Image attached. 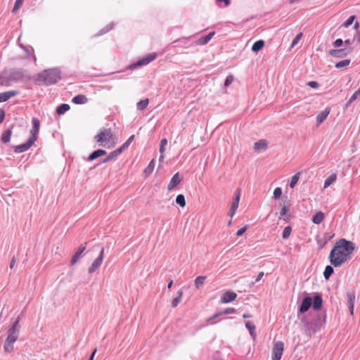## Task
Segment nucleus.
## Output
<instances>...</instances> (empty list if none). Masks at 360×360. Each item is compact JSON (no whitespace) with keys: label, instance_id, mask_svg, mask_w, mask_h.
<instances>
[{"label":"nucleus","instance_id":"obj_1","mask_svg":"<svg viewBox=\"0 0 360 360\" xmlns=\"http://www.w3.org/2000/svg\"><path fill=\"white\" fill-rule=\"evenodd\" d=\"M354 250L355 245L353 242L345 238L338 240L333 245L329 255L330 264L335 267L342 266L351 258Z\"/></svg>","mask_w":360,"mask_h":360},{"label":"nucleus","instance_id":"obj_2","mask_svg":"<svg viewBox=\"0 0 360 360\" xmlns=\"http://www.w3.org/2000/svg\"><path fill=\"white\" fill-rule=\"evenodd\" d=\"M19 322L20 316H18L8 330V336L4 346V349L6 353H11L14 350L13 344L18 340L20 333V326Z\"/></svg>","mask_w":360,"mask_h":360},{"label":"nucleus","instance_id":"obj_3","mask_svg":"<svg viewBox=\"0 0 360 360\" xmlns=\"http://www.w3.org/2000/svg\"><path fill=\"white\" fill-rule=\"evenodd\" d=\"M60 78V71L58 68H51L38 74L36 81L39 84H51L58 82Z\"/></svg>","mask_w":360,"mask_h":360},{"label":"nucleus","instance_id":"obj_4","mask_svg":"<svg viewBox=\"0 0 360 360\" xmlns=\"http://www.w3.org/2000/svg\"><path fill=\"white\" fill-rule=\"evenodd\" d=\"M112 133L110 129H103L97 135L94 136L95 141L101 146L112 148L115 146L112 141Z\"/></svg>","mask_w":360,"mask_h":360},{"label":"nucleus","instance_id":"obj_5","mask_svg":"<svg viewBox=\"0 0 360 360\" xmlns=\"http://www.w3.org/2000/svg\"><path fill=\"white\" fill-rule=\"evenodd\" d=\"M284 351V344L281 341H277L274 342L271 359L272 360H281Z\"/></svg>","mask_w":360,"mask_h":360},{"label":"nucleus","instance_id":"obj_6","mask_svg":"<svg viewBox=\"0 0 360 360\" xmlns=\"http://www.w3.org/2000/svg\"><path fill=\"white\" fill-rule=\"evenodd\" d=\"M104 258V248H101L98 257L94 260L92 264L89 266L88 272L92 274L95 272L102 264Z\"/></svg>","mask_w":360,"mask_h":360},{"label":"nucleus","instance_id":"obj_7","mask_svg":"<svg viewBox=\"0 0 360 360\" xmlns=\"http://www.w3.org/2000/svg\"><path fill=\"white\" fill-rule=\"evenodd\" d=\"M39 120L36 117L32 118V128L30 130L31 136L30 138H34V142H35L37 139V134L39 130Z\"/></svg>","mask_w":360,"mask_h":360},{"label":"nucleus","instance_id":"obj_8","mask_svg":"<svg viewBox=\"0 0 360 360\" xmlns=\"http://www.w3.org/2000/svg\"><path fill=\"white\" fill-rule=\"evenodd\" d=\"M237 297V294L231 290L226 291L221 297V303H229L234 301Z\"/></svg>","mask_w":360,"mask_h":360},{"label":"nucleus","instance_id":"obj_9","mask_svg":"<svg viewBox=\"0 0 360 360\" xmlns=\"http://www.w3.org/2000/svg\"><path fill=\"white\" fill-rule=\"evenodd\" d=\"M181 182V179L179 176V173L177 172L173 175L172 177L168 186L167 189L169 191L174 190L180 183Z\"/></svg>","mask_w":360,"mask_h":360},{"label":"nucleus","instance_id":"obj_10","mask_svg":"<svg viewBox=\"0 0 360 360\" xmlns=\"http://www.w3.org/2000/svg\"><path fill=\"white\" fill-rule=\"evenodd\" d=\"M33 139L34 138H29L26 143L17 146L15 148V152L20 153L27 150L34 144Z\"/></svg>","mask_w":360,"mask_h":360},{"label":"nucleus","instance_id":"obj_11","mask_svg":"<svg viewBox=\"0 0 360 360\" xmlns=\"http://www.w3.org/2000/svg\"><path fill=\"white\" fill-rule=\"evenodd\" d=\"M312 304V298L310 297H306L302 300L301 305L299 308V311L302 314L307 311Z\"/></svg>","mask_w":360,"mask_h":360},{"label":"nucleus","instance_id":"obj_12","mask_svg":"<svg viewBox=\"0 0 360 360\" xmlns=\"http://www.w3.org/2000/svg\"><path fill=\"white\" fill-rule=\"evenodd\" d=\"M86 245H87V243H85L83 245H81L77 252H75V254L73 255V257H72V259L70 261V264L71 265H74L76 264V262H77V260L79 259V258L80 257L81 255L84 252V250H86Z\"/></svg>","mask_w":360,"mask_h":360},{"label":"nucleus","instance_id":"obj_13","mask_svg":"<svg viewBox=\"0 0 360 360\" xmlns=\"http://www.w3.org/2000/svg\"><path fill=\"white\" fill-rule=\"evenodd\" d=\"M156 57H157V53H150V54L148 55L147 56H146L145 58H142L141 60H139L136 63V65L141 66V65H148L151 61L154 60L156 58Z\"/></svg>","mask_w":360,"mask_h":360},{"label":"nucleus","instance_id":"obj_14","mask_svg":"<svg viewBox=\"0 0 360 360\" xmlns=\"http://www.w3.org/2000/svg\"><path fill=\"white\" fill-rule=\"evenodd\" d=\"M330 112V108L328 107L316 116V120L318 126L320 125L325 120H326Z\"/></svg>","mask_w":360,"mask_h":360},{"label":"nucleus","instance_id":"obj_15","mask_svg":"<svg viewBox=\"0 0 360 360\" xmlns=\"http://www.w3.org/2000/svg\"><path fill=\"white\" fill-rule=\"evenodd\" d=\"M123 152V150H122V148L120 147L119 148L115 150L114 151L111 152L106 158H105L103 160V162L105 163V162H108L112 160H114L115 159L118 155H120Z\"/></svg>","mask_w":360,"mask_h":360},{"label":"nucleus","instance_id":"obj_16","mask_svg":"<svg viewBox=\"0 0 360 360\" xmlns=\"http://www.w3.org/2000/svg\"><path fill=\"white\" fill-rule=\"evenodd\" d=\"M323 303V300L321 296L319 294H316L314 296L313 302H312V307L314 309L317 310L321 309Z\"/></svg>","mask_w":360,"mask_h":360},{"label":"nucleus","instance_id":"obj_17","mask_svg":"<svg viewBox=\"0 0 360 360\" xmlns=\"http://www.w3.org/2000/svg\"><path fill=\"white\" fill-rule=\"evenodd\" d=\"M267 148V142L265 140H259V141L256 142L254 145V149L259 152L261 150H264Z\"/></svg>","mask_w":360,"mask_h":360},{"label":"nucleus","instance_id":"obj_18","mask_svg":"<svg viewBox=\"0 0 360 360\" xmlns=\"http://www.w3.org/2000/svg\"><path fill=\"white\" fill-rule=\"evenodd\" d=\"M215 32H210L209 34L205 37H202L197 41L196 44L198 45H205L209 42V41L212 38V37L214 35Z\"/></svg>","mask_w":360,"mask_h":360},{"label":"nucleus","instance_id":"obj_19","mask_svg":"<svg viewBox=\"0 0 360 360\" xmlns=\"http://www.w3.org/2000/svg\"><path fill=\"white\" fill-rule=\"evenodd\" d=\"M324 217H325V214L323 212H321V211L317 212L313 216L312 221H313V223H314L316 224H319L323 221V220L324 219Z\"/></svg>","mask_w":360,"mask_h":360},{"label":"nucleus","instance_id":"obj_20","mask_svg":"<svg viewBox=\"0 0 360 360\" xmlns=\"http://www.w3.org/2000/svg\"><path fill=\"white\" fill-rule=\"evenodd\" d=\"M16 94L15 91H9L0 94V102H5Z\"/></svg>","mask_w":360,"mask_h":360},{"label":"nucleus","instance_id":"obj_21","mask_svg":"<svg viewBox=\"0 0 360 360\" xmlns=\"http://www.w3.org/2000/svg\"><path fill=\"white\" fill-rule=\"evenodd\" d=\"M347 296L349 301V307L350 309L351 314H353L354 305L356 299L355 294L354 292H349Z\"/></svg>","mask_w":360,"mask_h":360},{"label":"nucleus","instance_id":"obj_22","mask_svg":"<svg viewBox=\"0 0 360 360\" xmlns=\"http://www.w3.org/2000/svg\"><path fill=\"white\" fill-rule=\"evenodd\" d=\"M88 101L85 95L79 94L72 98V102L75 104H84Z\"/></svg>","mask_w":360,"mask_h":360},{"label":"nucleus","instance_id":"obj_23","mask_svg":"<svg viewBox=\"0 0 360 360\" xmlns=\"http://www.w3.org/2000/svg\"><path fill=\"white\" fill-rule=\"evenodd\" d=\"M329 54L335 58H342L347 55L343 49H333L329 51Z\"/></svg>","mask_w":360,"mask_h":360},{"label":"nucleus","instance_id":"obj_24","mask_svg":"<svg viewBox=\"0 0 360 360\" xmlns=\"http://www.w3.org/2000/svg\"><path fill=\"white\" fill-rule=\"evenodd\" d=\"M106 154V152L105 150H101V149H98L97 150H95L94 152H93L88 158V160L91 161L97 158H99V157H101L104 155Z\"/></svg>","mask_w":360,"mask_h":360},{"label":"nucleus","instance_id":"obj_25","mask_svg":"<svg viewBox=\"0 0 360 360\" xmlns=\"http://www.w3.org/2000/svg\"><path fill=\"white\" fill-rule=\"evenodd\" d=\"M155 167V160L153 159L148 164V167L144 169L143 174L146 176H148L152 174Z\"/></svg>","mask_w":360,"mask_h":360},{"label":"nucleus","instance_id":"obj_26","mask_svg":"<svg viewBox=\"0 0 360 360\" xmlns=\"http://www.w3.org/2000/svg\"><path fill=\"white\" fill-rule=\"evenodd\" d=\"M206 278L205 276H199L195 278L194 284L197 289H199L205 283Z\"/></svg>","mask_w":360,"mask_h":360},{"label":"nucleus","instance_id":"obj_27","mask_svg":"<svg viewBox=\"0 0 360 360\" xmlns=\"http://www.w3.org/2000/svg\"><path fill=\"white\" fill-rule=\"evenodd\" d=\"M264 46V41L262 39L255 42L252 46V51L253 52H257L260 51Z\"/></svg>","mask_w":360,"mask_h":360},{"label":"nucleus","instance_id":"obj_28","mask_svg":"<svg viewBox=\"0 0 360 360\" xmlns=\"http://www.w3.org/2000/svg\"><path fill=\"white\" fill-rule=\"evenodd\" d=\"M360 98V86L358 90H356L352 96L350 97L349 101L346 103V107H348L351 105L352 103H353L354 101Z\"/></svg>","mask_w":360,"mask_h":360},{"label":"nucleus","instance_id":"obj_29","mask_svg":"<svg viewBox=\"0 0 360 360\" xmlns=\"http://www.w3.org/2000/svg\"><path fill=\"white\" fill-rule=\"evenodd\" d=\"M337 179L336 174H333L330 176H328L324 181V188H326L329 186H330L333 182H335Z\"/></svg>","mask_w":360,"mask_h":360},{"label":"nucleus","instance_id":"obj_30","mask_svg":"<svg viewBox=\"0 0 360 360\" xmlns=\"http://www.w3.org/2000/svg\"><path fill=\"white\" fill-rule=\"evenodd\" d=\"M246 328L249 330L250 333L253 339L255 338L256 332H255V326L250 321H247L245 323Z\"/></svg>","mask_w":360,"mask_h":360},{"label":"nucleus","instance_id":"obj_31","mask_svg":"<svg viewBox=\"0 0 360 360\" xmlns=\"http://www.w3.org/2000/svg\"><path fill=\"white\" fill-rule=\"evenodd\" d=\"M177 294H178L177 297H176L172 302V307L174 308L176 307L181 301V299L183 297V291L179 290L177 292Z\"/></svg>","mask_w":360,"mask_h":360},{"label":"nucleus","instance_id":"obj_32","mask_svg":"<svg viewBox=\"0 0 360 360\" xmlns=\"http://www.w3.org/2000/svg\"><path fill=\"white\" fill-rule=\"evenodd\" d=\"M235 312H236V309L234 308H227L224 311L214 314V316L208 319V321H210L212 319H214L216 317H218L219 316L222 315V314H234Z\"/></svg>","mask_w":360,"mask_h":360},{"label":"nucleus","instance_id":"obj_33","mask_svg":"<svg viewBox=\"0 0 360 360\" xmlns=\"http://www.w3.org/2000/svg\"><path fill=\"white\" fill-rule=\"evenodd\" d=\"M69 110L70 105L68 104L63 103L57 108L56 112L58 115H63Z\"/></svg>","mask_w":360,"mask_h":360},{"label":"nucleus","instance_id":"obj_34","mask_svg":"<svg viewBox=\"0 0 360 360\" xmlns=\"http://www.w3.org/2000/svg\"><path fill=\"white\" fill-rule=\"evenodd\" d=\"M11 134H12L11 129H8V130L6 131L2 134L1 141L4 142V143H8L10 141V140H11Z\"/></svg>","mask_w":360,"mask_h":360},{"label":"nucleus","instance_id":"obj_35","mask_svg":"<svg viewBox=\"0 0 360 360\" xmlns=\"http://www.w3.org/2000/svg\"><path fill=\"white\" fill-rule=\"evenodd\" d=\"M148 103H149L148 98L141 100L137 103V109H139L140 110H143L147 108V106L148 105Z\"/></svg>","mask_w":360,"mask_h":360},{"label":"nucleus","instance_id":"obj_36","mask_svg":"<svg viewBox=\"0 0 360 360\" xmlns=\"http://www.w3.org/2000/svg\"><path fill=\"white\" fill-rule=\"evenodd\" d=\"M334 270L331 266L328 265L324 270L323 276L326 279H328L330 276L333 274Z\"/></svg>","mask_w":360,"mask_h":360},{"label":"nucleus","instance_id":"obj_37","mask_svg":"<svg viewBox=\"0 0 360 360\" xmlns=\"http://www.w3.org/2000/svg\"><path fill=\"white\" fill-rule=\"evenodd\" d=\"M176 202L178 205H179L181 207L186 206V200L185 197L182 194H179L176 198Z\"/></svg>","mask_w":360,"mask_h":360},{"label":"nucleus","instance_id":"obj_38","mask_svg":"<svg viewBox=\"0 0 360 360\" xmlns=\"http://www.w3.org/2000/svg\"><path fill=\"white\" fill-rule=\"evenodd\" d=\"M350 63V60L349 59H345V60H341L340 62H338L336 64H335V68H345L347 66H348Z\"/></svg>","mask_w":360,"mask_h":360},{"label":"nucleus","instance_id":"obj_39","mask_svg":"<svg viewBox=\"0 0 360 360\" xmlns=\"http://www.w3.org/2000/svg\"><path fill=\"white\" fill-rule=\"evenodd\" d=\"M300 173H297L294 176L291 177L290 181V188H294L295 186L297 184L299 179H300Z\"/></svg>","mask_w":360,"mask_h":360},{"label":"nucleus","instance_id":"obj_40","mask_svg":"<svg viewBox=\"0 0 360 360\" xmlns=\"http://www.w3.org/2000/svg\"><path fill=\"white\" fill-rule=\"evenodd\" d=\"M238 204L237 202H232V205L231 206V209H230V212H229V215L231 217H233L234 216V214H236V212L238 207Z\"/></svg>","mask_w":360,"mask_h":360},{"label":"nucleus","instance_id":"obj_41","mask_svg":"<svg viewBox=\"0 0 360 360\" xmlns=\"http://www.w3.org/2000/svg\"><path fill=\"white\" fill-rule=\"evenodd\" d=\"M288 212V209L285 206L283 207L280 212V218H281L283 217H285L283 219L285 221H288L290 219L289 216H286Z\"/></svg>","mask_w":360,"mask_h":360},{"label":"nucleus","instance_id":"obj_42","mask_svg":"<svg viewBox=\"0 0 360 360\" xmlns=\"http://www.w3.org/2000/svg\"><path fill=\"white\" fill-rule=\"evenodd\" d=\"M292 231V228L290 226H288L285 227L283 231V238L285 239H287L290 237Z\"/></svg>","mask_w":360,"mask_h":360},{"label":"nucleus","instance_id":"obj_43","mask_svg":"<svg viewBox=\"0 0 360 360\" xmlns=\"http://www.w3.org/2000/svg\"><path fill=\"white\" fill-rule=\"evenodd\" d=\"M134 135H131L127 140L125 143H124L121 146L120 148H122V150L124 151L129 146V144L131 143V141L134 140Z\"/></svg>","mask_w":360,"mask_h":360},{"label":"nucleus","instance_id":"obj_44","mask_svg":"<svg viewBox=\"0 0 360 360\" xmlns=\"http://www.w3.org/2000/svg\"><path fill=\"white\" fill-rule=\"evenodd\" d=\"M355 20V16L352 15L350 16L342 25L344 27H348L349 25H351Z\"/></svg>","mask_w":360,"mask_h":360},{"label":"nucleus","instance_id":"obj_45","mask_svg":"<svg viewBox=\"0 0 360 360\" xmlns=\"http://www.w3.org/2000/svg\"><path fill=\"white\" fill-rule=\"evenodd\" d=\"M24 0H16L13 6V13H15L22 5Z\"/></svg>","mask_w":360,"mask_h":360},{"label":"nucleus","instance_id":"obj_46","mask_svg":"<svg viewBox=\"0 0 360 360\" xmlns=\"http://www.w3.org/2000/svg\"><path fill=\"white\" fill-rule=\"evenodd\" d=\"M282 195V190L280 187H277L274 191V198L275 199H279Z\"/></svg>","mask_w":360,"mask_h":360},{"label":"nucleus","instance_id":"obj_47","mask_svg":"<svg viewBox=\"0 0 360 360\" xmlns=\"http://www.w3.org/2000/svg\"><path fill=\"white\" fill-rule=\"evenodd\" d=\"M167 144V140L166 139H162L160 141V153H164L165 150V146Z\"/></svg>","mask_w":360,"mask_h":360},{"label":"nucleus","instance_id":"obj_48","mask_svg":"<svg viewBox=\"0 0 360 360\" xmlns=\"http://www.w3.org/2000/svg\"><path fill=\"white\" fill-rule=\"evenodd\" d=\"M302 33H300L298 34L295 37V39H293L292 42V44H291V47H294L295 46L298 42L300 41V40L302 39Z\"/></svg>","mask_w":360,"mask_h":360},{"label":"nucleus","instance_id":"obj_49","mask_svg":"<svg viewBox=\"0 0 360 360\" xmlns=\"http://www.w3.org/2000/svg\"><path fill=\"white\" fill-rule=\"evenodd\" d=\"M233 79H234V78H233V77L232 75H229V76L226 77V80H225V82H224V85H225L226 86H229V85L233 82Z\"/></svg>","mask_w":360,"mask_h":360},{"label":"nucleus","instance_id":"obj_50","mask_svg":"<svg viewBox=\"0 0 360 360\" xmlns=\"http://www.w3.org/2000/svg\"><path fill=\"white\" fill-rule=\"evenodd\" d=\"M248 228V226H245L240 228V229H238L236 232V236H242L247 231Z\"/></svg>","mask_w":360,"mask_h":360},{"label":"nucleus","instance_id":"obj_51","mask_svg":"<svg viewBox=\"0 0 360 360\" xmlns=\"http://www.w3.org/2000/svg\"><path fill=\"white\" fill-rule=\"evenodd\" d=\"M21 47L24 49V50L26 51L27 56H31L33 54V49L31 46L25 47L20 44Z\"/></svg>","mask_w":360,"mask_h":360},{"label":"nucleus","instance_id":"obj_52","mask_svg":"<svg viewBox=\"0 0 360 360\" xmlns=\"http://www.w3.org/2000/svg\"><path fill=\"white\" fill-rule=\"evenodd\" d=\"M307 85L313 89H316L319 86V84L316 81H310L307 83Z\"/></svg>","mask_w":360,"mask_h":360},{"label":"nucleus","instance_id":"obj_53","mask_svg":"<svg viewBox=\"0 0 360 360\" xmlns=\"http://www.w3.org/2000/svg\"><path fill=\"white\" fill-rule=\"evenodd\" d=\"M342 44V40L341 39H336L334 43H333V45L335 47H339Z\"/></svg>","mask_w":360,"mask_h":360},{"label":"nucleus","instance_id":"obj_54","mask_svg":"<svg viewBox=\"0 0 360 360\" xmlns=\"http://www.w3.org/2000/svg\"><path fill=\"white\" fill-rule=\"evenodd\" d=\"M263 276H264V272L263 271L259 273V274L257 276L255 282L256 283L259 282L263 278Z\"/></svg>","mask_w":360,"mask_h":360},{"label":"nucleus","instance_id":"obj_55","mask_svg":"<svg viewBox=\"0 0 360 360\" xmlns=\"http://www.w3.org/2000/svg\"><path fill=\"white\" fill-rule=\"evenodd\" d=\"M5 117L4 111L2 110H0V124L4 121Z\"/></svg>","mask_w":360,"mask_h":360},{"label":"nucleus","instance_id":"obj_56","mask_svg":"<svg viewBox=\"0 0 360 360\" xmlns=\"http://www.w3.org/2000/svg\"><path fill=\"white\" fill-rule=\"evenodd\" d=\"M240 196V191H238V193L236 195V198H235V200L233 202H237L238 203H239Z\"/></svg>","mask_w":360,"mask_h":360},{"label":"nucleus","instance_id":"obj_57","mask_svg":"<svg viewBox=\"0 0 360 360\" xmlns=\"http://www.w3.org/2000/svg\"><path fill=\"white\" fill-rule=\"evenodd\" d=\"M218 2H224L226 6L230 4V0H217Z\"/></svg>","mask_w":360,"mask_h":360},{"label":"nucleus","instance_id":"obj_58","mask_svg":"<svg viewBox=\"0 0 360 360\" xmlns=\"http://www.w3.org/2000/svg\"><path fill=\"white\" fill-rule=\"evenodd\" d=\"M15 264V258H13L11 259V264H10V268L13 269L14 267Z\"/></svg>","mask_w":360,"mask_h":360},{"label":"nucleus","instance_id":"obj_59","mask_svg":"<svg viewBox=\"0 0 360 360\" xmlns=\"http://www.w3.org/2000/svg\"><path fill=\"white\" fill-rule=\"evenodd\" d=\"M165 159V155L164 153H161L160 156L159 157V161L162 162Z\"/></svg>","mask_w":360,"mask_h":360},{"label":"nucleus","instance_id":"obj_60","mask_svg":"<svg viewBox=\"0 0 360 360\" xmlns=\"http://www.w3.org/2000/svg\"><path fill=\"white\" fill-rule=\"evenodd\" d=\"M96 351H97V350H96V349L93 352V353L91 354V355L90 358L89 359V360H93V359H94V355H95V354H96Z\"/></svg>","mask_w":360,"mask_h":360},{"label":"nucleus","instance_id":"obj_61","mask_svg":"<svg viewBox=\"0 0 360 360\" xmlns=\"http://www.w3.org/2000/svg\"><path fill=\"white\" fill-rule=\"evenodd\" d=\"M251 316H252V315H251L250 314H249V313H248V314H243V317L244 319H245V318H250V317H251Z\"/></svg>","mask_w":360,"mask_h":360},{"label":"nucleus","instance_id":"obj_62","mask_svg":"<svg viewBox=\"0 0 360 360\" xmlns=\"http://www.w3.org/2000/svg\"><path fill=\"white\" fill-rule=\"evenodd\" d=\"M172 284H173V281H172V280H171V281L169 282L168 285H167V288H168L169 289V288H172Z\"/></svg>","mask_w":360,"mask_h":360},{"label":"nucleus","instance_id":"obj_63","mask_svg":"<svg viewBox=\"0 0 360 360\" xmlns=\"http://www.w3.org/2000/svg\"><path fill=\"white\" fill-rule=\"evenodd\" d=\"M354 27L355 30H357L359 28V22H356L354 23Z\"/></svg>","mask_w":360,"mask_h":360},{"label":"nucleus","instance_id":"obj_64","mask_svg":"<svg viewBox=\"0 0 360 360\" xmlns=\"http://www.w3.org/2000/svg\"><path fill=\"white\" fill-rule=\"evenodd\" d=\"M345 42L346 44H349V39L345 40Z\"/></svg>","mask_w":360,"mask_h":360}]
</instances>
